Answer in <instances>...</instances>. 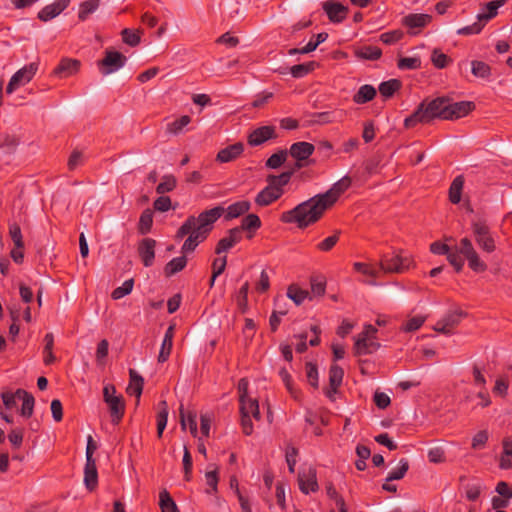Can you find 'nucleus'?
Instances as JSON below:
<instances>
[{"mask_svg": "<svg viewBox=\"0 0 512 512\" xmlns=\"http://www.w3.org/2000/svg\"><path fill=\"white\" fill-rule=\"evenodd\" d=\"M44 343L43 362L45 365H51L56 361V357L53 354L54 335L52 333H47L44 337Z\"/></svg>", "mask_w": 512, "mask_h": 512, "instance_id": "39", "label": "nucleus"}, {"mask_svg": "<svg viewBox=\"0 0 512 512\" xmlns=\"http://www.w3.org/2000/svg\"><path fill=\"white\" fill-rule=\"evenodd\" d=\"M18 395H22L20 399V401H22V407L20 410L21 415L26 418L31 417L35 404L33 395L23 389H18Z\"/></svg>", "mask_w": 512, "mask_h": 512, "instance_id": "35", "label": "nucleus"}, {"mask_svg": "<svg viewBox=\"0 0 512 512\" xmlns=\"http://www.w3.org/2000/svg\"><path fill=\"white\" fill-rule=\"evenodd\" d=\"M121 34H122V39H123L124 43H126L127 45H129L131 47H135L140 43V40H141V38H140L141 31L140 30H132L129 28H125Z\"/></svg>", "mask_w": 512, "mask_h": 512, "instance_id": "53", "label": "nucleus"}, {"mask_svg": "<svg viewBox=\"0 0 512 512\" xmlns=\"http://www.w3.org/2000/svg\"><path fill=\"white\" fill-rule=\"evenodd\" d=\"M340 234H341V231H339V230L335 231V233L333 235H331V236L325 238L324 240H322L321 242H319L316 245V248L321 252H329L330 250H332L334 248V246L339 241Z\"/></svg>", "mask_w": 512, "mask_h": 512, "instance_id": "52", "label": "nucleus"}, {"mask_svg": "<svg viewBox=\"0 0 512 512\" xmlns=\"http://www.w3.org/2000/svg\"><path fill=\"white\" fill-rule=\"evenodd\" d=\"M315 151V146L312 143L300 141L293 143L290 146L288 154L298 161H306Z\"/></svg>", "mask_w": 512, "mask_h": 512, "instance_id": "15", "label": "nucleus"}, {"mask_svg": "<svg viewBox=\"0 0 512 512\" xmlns=\"http://www.w3.org/2000/svg\"><path fill=\"white\" fill-rule=\"evenodd\" d=\"M242 240V234L237 228H232L228 231L227 236L223 237L217 243L215 253L221 254L234 247L237 243Z\"/></svg>", "mask_w": 512, "mask_h": 512, "instance_id": "18", "label": "nucleus"}, {"mask_svg": "<svg viewBox=\"0 0 512 512\" xmlns=\"http://www.w3.org/2000/svg\"><path fill=\"white\" fill-rule=\"evenodd\" d=\"M464 314L461 311H449L440 320L436 322L433 329L436 332L450 335L453 333L455 327H457Z\"/></svg>", "mask_w": 512, "mask_h": 512, "instance_id": "8", "label": "nucleus"}, {"mask_svg": "<svg viewBox=\"0 0 512 512\" xmlns=\"http://www.w3.org/2000/svg\"><path fill=\"white\" fill-rule=\"evenodd\" d=\"M22 395H18V390L15 392L5 391L1 393V398L6 409L11 410L15 408L20 401Z\"/></svg>", "mask_w": 512, "mask_h": 512, "instance_id": "54", "label": "nucleus"}, {"mask_svg": "<svg viewBox=\"0 0 512 512\" xmlns=\"http://www.w3.org/2000/svg\"><path fill=\"white\" fill-rule=\"evenodd\" d=\"M292 175L293 171H286L280 175H269L266 179L267 186L281 197L284 194V187L290 182Z\"/></svg>", "mask_w": 512, "mask_h": 512, "instance_id": "19", "label": "nucleus"}, {"mask_svg": "<svg viewBox=\"0 0 512 512\" xmlns=\"http://www.w3.org/2000/svg\"><path fill=\"white\" fill-rule=\"evenodd\" d=\"M323 9L332 22L339 23L346 18L347 8L340 3L326 1L323 3Z\"/></svg>", "mask_w": 512, "mask_h": 512, "instance_id": "20", "label": "nucleus"}, {"mask_svg": "<svg viewBox=\"0 0 512 512\" xmlns=\"http://www.w3.org/2000/svg\"><path fill=\"white\" fill-rule=\"evenodd\" d=\"M350 185L351 179L348 176H344L325 193L317 194L298 204L295 208L283 212L280 216V221L287 224L294 223L301 229L316 223L325 211L336 203Z\"/></svg>", "mask_w": 512, "mask_h": 512, "instance_id": "2", "label": "nucleus"}, {"mask_svg": "<svg viewBox=\"0 0 512 512\" xmlns=\"http://www.w3.org/2000/svg\"><path fill=\"white\" fill-rule=\"evenodd\" d=\"M261 227V220L258 215L256 214H248L242 219L241 225L239 227H236L240 230V234H242L243 231H248L249 235L248 238L253 237V233L258 230Z\"/></svg>", "mask_w": 512, "mask_h": 512, "instance_id": "28", "label": "nucleus"}, {"mask_svg": "<svg viewBox=\"0 0 512 512\" xmlns=\"http://www.w3.org/2000/svg\"><path fill=\"white\" fill-rule=\"evenodd\" d=\"M180 424L183 430L186 429L187 425L189 426L190 433L196 437L197 436V421L195 413L185 414L183 407L180 408Z\"/></svg>", "mask_w": 512, "mask_h": 512, "instance_id": "40", "label": "nucleus"}, {"mask_svg": "<svg viewBox=\"0 0 512 512\" xmlns=\"http://www.w3.org/2000/svg\"><path fill=\"white\" fill-rule=\"evenodd\" d=\"M425 106L431 121L435 118L448 120V99L436 98L425 104Z\"/></svg>", "mask_w": 512, "mask_h": 512, "instance_id": "14", "label": "nucleus"}, {"mask_svg": "<svg viewBox=\"0 0 512 512\" xmlns=\"http://www.w3.org/2000/svg\"><path fill=\"white\" fill-rule=\"evenodd\" d=\"M181 253L183 254L182 256L175 257L166 264V266L164 268V272H165L166 276H168V277L172 276V275L182 271L186 267V265H187V258L185 256L186 253H183L182 251H181Z\"/></svg>", "mask_w": 512, "mask_h": 512, "instance_id": "37", "label": "nucleus"}, {"mask_svg": "<svg viewBox=\"0 0 512 512\" xmlns=\"http://www.w3.org/2000/svg\"><path fill=\"white\" fill-rule=\"evenodd\" d=\"M403 35H404L403 32L399 29L392 30V31L382 33L380 35V40L384 44L390 45V44H394V43L398 42L399 40H401Z\"/></svg>", "mask_w": 512, "mask_h": 512, "instance_id": "61", "label": "nucleus"}, {"mask_svg": "<svg viewBox=\"0 0 512 512\" xmlns=\"http://www.w3.org/2000/svg\"><path fill=\"white\" fill-rule=\"evenodd\" d=\"M382 51L377 46H362L355 50V56L364 60H377L381 57Z\"/></svg>", "mask_w": 512, "mask_h": 512, "instance_id": "36", "label": "nucleus"}, {"mask_svg": "<svg viewBox=\"0 0 512 512\" xmlns=\"http://www.w3.org/2000/svg\"><path fill=\"white\" fill-rule=\"evenodd\" d=\"M168 420V405L166 401L159 403V412L157 414V435L159 438L162 437L163 431L167 425Z\"/></svg>", "mask_w": 512, "mask_h": 512, "instance_id": "41", "label": "nucleus"}, {"mask_svg": "<svg viewBox=\"0 0 512 512\" xmlns=\"http://www.w3.org/2000/svg\"><path fill=\"white\" fill-rule=\"evenodd\" d=\"M191 117L189 115H183L180 118L173 120L166 125V132L172 135H179L183 132L184 128L190 124Z\"/></svg>", "mask_w": 512, "mask_h": 512, "instance_id": "38", "label": "nucleus"}, {"mask_svg": "<svg viewBox=\"0 0 512 512\" xmlns=\"http://www.w3.org/2000/svg\"><path fill=\"white\" fill-rule=\"evenodd\" d=\"M176 183V178L173 175H165L157 185L156 192L161 195L170 192L175 189Z\"/></svg>", "mask_w": 512, "mask_h": 512, "instance_id": "48", "label": "nucleus"}, {"mask_svg": "<svg viewBox=\"0 0 512 512\" xmlns=\"http://www.w3.org/2000/svg\"><path fill=\"white\" fill-rule=\"evenodd\" d=\"M313 66V62H310L308 64H297L291 67L290 73L295 78H301L307 75L310 71H312Z\"/></svg>", "mask_w": 512, "mask_h": 512, "instance_id": "62", "label": "nucleus"}, {"mask_svg": "<svg viewBox=\"0 0 512 512\" xmlns=\"http://www.w3.org/2000/svg\"><path fill=\"white\" fill-rule=\"evenodd\" d=\"M306 376L309 384L314 388L318 387V370L315 364L308 362L305 366Z\"/></svg>", "mask_w": 512, "mask_h": 512, "instance_id": "63", "label": "nucleus"}, {"mask_svg": "<svg viewBox=\"0 0 512 512\" xmlns=\"http://www.w3.org/2000/svg\"><path fill=\"white\" fill-rule=\"evenodd\" d=\"M251 208L248 200H240L230 204L226 209L216 206L201 212L197 217L189 216L177 230L175 239L188 236L182 245L183 253H192L196 247L205 241L212 231L216 221L224 214L225 220H232L247 213Z\"/></svg>", "mask_w": 512, "mask_h": 512, "instance_id": "1", "label": "nucleus"}, {"mask_svg": "<svg viewBox=\"0 0 512 512\" xmlns=\"http://www.w3.org/2000/svg\"><path fill=\"white\" fill-rule=\"evenodd\" d=\"M471 228L477 245L484 252L493 253L496 250V243L489 226L483 221H474Z\"/></svg>", "mask_w": 512, "mask_h": 512, "instance_id": "6", "label": "nucleus"}, {"mask_svg": "<svg viewBox=\"0 0 512 512\" xmlns=\"http://www.w3.org/2000/svg\"><path fill=\"white\" fill-rule=\"evenodd\" d=\"M38 71V63L32 62L19 69L10 79L6 93L12 94L16 89L29 83Z\"/></svg>", "mask_w": 512, "mask_h": 512, "instance_id": "7", "label": "nucleus"}, {"mask_svg": "<svg viewBox=\"0 0 512 512\" xmlns=\"http://www.w3.org/2000/svg\"><path fill=\"white\" fill-rule=\"evenodd\" d=\"M426 321V317L422 315H416L408 319L403 325L402 330L405 332H413L418 330Z\"/></svg>", "mask_w": 512, "mask_h": 512, "instance_id": "56", "label": "nucleus"}, {"mask_svg": "<svg viewBox=\"0 0 512 512\" xmlns=\"http://www.w3.org/2000/svg\"><path fill=\"white\" fill-rule=\"evenodd\" d=\"M133 285H134L133 279H128V280L124 281V283L121 286H119L113 290V292L111 294L112 299L119 300V299L125 297L126 295L130 294L133 289Z\"/></svg>", "mask_w": 512, "mask_h": 512, "instance_id": "55", "label": "nucleus"}, {"mask_svg": "<svg viewBox=\"0 0 512 512\" xmlns=\"http://www.w3.org/2000/svg\"><path fill=\"white\" fill-rule=\"evenodd\" d=\"M343 369L338 365H332L329 370V384L331 390L326 394L329 398H332V393H336L338 387L341 385L343 380Z\"/></svg>", "mask_w": 512, "mask_h": 512, "instance_id": "29", "label": "nucleus"}, {"mask_svg": "<svg viewBox=\"0 0 512 512\" xmlns=\"http://www.w3.org/2000/svg\"><path fill=\"white\" fill-rule=\"evenodd\" d=\"M401 88V82L398 79H390L379 85V92L384 98H390Z\"/></svg>", "mask_w": 512, "mask_h": 512, "instance_id": "43", "label": "nucleus"}, {"mask_svg": "<svg viewBox=\"0 0 512 512\" xmlns=\"http://www.w3.org/2000/svg\"><path fill=\"white\" fill-rule=\"evenodd\" d=\"M430 117L425 106V103H421L417 109L404 120V126L406 128H413L419 123H429Z\"/></svg>", "mask_w": 512, "mask_h": 512, "instance_id": "21", "label": "nucleus"}, {"mask_svg": "<svg viewBox=\"0 0 512 512\" xmlns=\"http://www.w3.org/2000/svg\"><path fill=\"white\" fill-rule=\"evenodd\" d=\"M413 264V260L410 256H403L400 252H393L390 256L384 254L380 258L379 272L384 273H404Z\"/></svg>", "mask_w": 512, "mask_h": 512, "instance_id": "4", "label": "nucleus"}, {"mask_svg": "<svg viewBox=\"0 0 512 512\" xmlns=\"http://www.w3.org/2000/svg\"><path fill=\"white\" fill-rule=\"evenodd\" d=\"M84 482L89 490H93L98 482V473L95 460H87L84 468Z\"/></svg>", "mask_w": 512, "mask_h": 512, "instance_id": "27", "label": "nucleus"}, {"mask_svg": "<svg viewBox=\"0 0 512 512\" xmlns=\"http://www.w3.org/2000/svg\"><path fill=\"white\" fill-rule=\"evenodd\" d=\"M464 182L465 179L463 175H458L452 181L449 187V200L451 203L458 204L461 201Z\"/></svg>", "mask_w": 512, "mask_h": 512, "instance_id": "32", "label": "nucleus"}, {"mask_svg": "<svg viewBox=\"0 0 512 512\" xmlns=\"http://www.w3.org/2000/svg\"><path fill=\"white\" fill-rule=\"evenodd\" d=\"M183 469H184V479L186 481H190L192 478V457L191 454L187 448V446H184V454H183Z\"/></svg>", "mask_w": 512, "mask_h": 512, "instance_id": "60", "label": "nucleus"}, {"mask_svg": "<svg viewBox=\"0 0 512 512\" xmlns=\"http://www.w3.org/2000/svg\"><path fill=\"white\" fill-rule=\"evenodd\" d=\"M156 241L152 238H144L139 242L138 253L145 267L154 263Z\"/></svg>", "mask_w": 512, "mask_h": 512, "instance_id": "12", "label": "nucleus"}, {"mask_svg": "<svg viewBox=\"0 0 512 512\" xmlns=\"http://www.w3.org/2000/svg\"><path fill=\"white\" fill-rule=\"evenodd\" d=\"M287 297L291 299L297 306L301 305L306 299H312L310 292L300 288L296 284H291L287 288Z\"/></svg>", "mask_w": 512, "mask_h": 512, "instance_id": "31", "label": "nucleus"}, {"mask_svg": "<svg viewBox=\"0 0 512 512\" xmlns=\"http://www.w3.org/2000/svg\"><path fill=\"white\" fill-rule=\"evenodd\" d=\"M275 138H277L276 127L266 125L252 130L247 137V142L250 146L255 147Z\"/></svg>", "mask_w": 512, "mask_h": 512, "instance_id": "9", "label": "nucleus"}, {"mask_svg": "<svg viewBox=\"0 0 512 512\" xmlns=\"http://www.w3.org/2000/svg\"><path fill=\"white\" fill-rule=\"evenodd\" d=\"M377 329L367 324L363 331L356 337L354 344V352L356 355H366L375 352L380 344L375 341Z\"/></svg>", "mask_w": 512, "mask_h": 512, "instance_id": "5", "label": "nucleus"}, {"mask_svg": "<svg viewBox=\"0 0 512 512\" xmlns=\"http://www.w3.org/2000/svg\"><path fill=\"white\" fill-rule=\"evenodd\" d=\"M430 251L436 255H446L448 262L454 267L456 272H460L464 267L462 256L467 259L468 266L473 271L484 272L487 269L486 263L481 260L468 237L462 238L454 249L447 244L435 241L430 245Z\"/></svg>", "mask_w": 512, "mask_h": 512, "instance_id": "3", "label": "nucleus"}, {"mask_svg": "<svg viewBox=\"0 0 512 512\" xmlns=\"http://www.w3.org/2000/svg\"><path fill=\"white\" fill-rule=\"evenodd\" d=\"M69 4L70 0H55L53 3L46 5L39 11L38 18L43 22H47L57 17L68 7Z\"/></svg>", "mask_w": 512, "mask_h": 512, "instance_id": "13", "label": "nucleus"}, {"mask_svg": "<svg viewBox=\"0 0 512 512\" xmlns=\"http://www.w3.org/2000/svg\"><path fill=\"white\" fill-rule=\"evenodd\" d=\"M127 61V58L120 52L109 51L105 52V57L100 61V65L104 67L102 73L108 75L118 71L122 68Z\"/></svg>", "mask_w": 512, "mask_h": 512, "instance_id": "10", "label": "nucleus"}, {"mask_svg": "<svg viewBox=\"0 0 512 512\" xmlns=\"http://www.w3.org/2000/svg\"><path fill=\"white\" fill-rule=\"evenodd\" d=\"M110 415L112 418V422L114 424H118L120 420L122 419L125 411V404L122 396L119 397H113L106 401Z\"/></svg>", "mask_w": 512, "mask_h": 512, "instance_id": "25", "label": "nucleus"}, {"mask_svg": "<svg viewBox=\"0 0 512 512\" xmlns=\"http://www.w3.org/2000/svg\"><path fill=\"white\" fill-rule=\"evenodd\" d=\"M400 70H415L421 67V59L419 57H403L397 62Z\"/></svg>", "mask_w": 512, "mask_h": 512, "instance_id": "51", "label": "nucleus"}, {"mask_svg": "<svg viewBox=\"0 0 512 512\" xmlns=\"http://www.w3.org/2000/svg\"><path fill=\"white\" fill-rule=\"evenodd\" d=\"M9 235L17 248H24L22 232L18 224L12 223L9 225Z\"/></svg>", "mask_w": 512, "mask_h": 512, "instance_id": "58", "label": "nucleus"}, {"mask_svg": "<svg viewBox=\"0 0 512 512\" xmlns=\"http://www.w3.org/2000/svg\"><path fill=\"white\" fill-rule=\"evenodd\" d=\"M280 196L276 194L273 189H271L269 186H266L263 188L255 197V203L258 206L266 207L276 200H278Z\"/></svg>", "mask_w": 512, "mask_h": 512, "instance_id": "34", "label": "nucleus"}, {"mask_svg": "<svg viewBox=\"0 0 512 512\" xmlns=\"http://www.w3.org/2000/svg\"><path fill=\"white\" fill-rule=\"evenodd\" d=\"M353 267L357 272H360V273H362L366 276L372 277V278H377L380 275L379 269H376L373 266L366 264V263L355 262L353 264Z\"/></svg>", "mask_w": 512, "mask_h": 512, "instance_id": "59", "label": "nucleus"}, {"mask_svg": "<svg viewBox=\"0 0 512 512\" xmlns=\"http://www.w3.org/2000/svg\"><path fill=\"white\" fill-rule=\"evenodd\" d=\"M432 17L429 14H409L402 19V24L409 29H421L428 25Z\"/></svg>", "mask_w": 512, "mask_h": 512, "instance_id": "24", "label": "nucleus"}, {"mask_svg": "<svg viewBox=\"0 0 512 512\" xmlns=\"http://www.w3.org/2000/svg\"><path fill=\"white\" fill-rule=\"evenodd\" d=\"M153 224V214L150 209H146L142 212L139 224H138V230L141 234H146L150 231Z\"/></svg>", "mask_w": 512, "mask_h": 512, "instance_id": "47", "label": "nucleus"}, {"mask_svg": "<svg viewBox=\"0 0 512 512\" xmlns=\"http://www.w3.org/2000/svg\"><path fill=\"white\" fill-rule=\"evenodd\" d=\"M299 489L304 494L318 490L316 470L312 467L302 468L298 474Z\"/></svg>", "mask_w": 512, "mask_h": 512, "instance_id": "11", "label": "nucleus"}, {"mask_svg": "<svg viewBox=\"0 0 512 512\" xmlns=\"http://www.w3.org/2000/svg\"><path fill=\"white\" fill-rule=\"evenodd\" d=\"M430 117L425 106V103H421L417 109L404 120V126L406 128H413L419 123H429Z\"/></svg>", "mask_w": 512, "mask_h": 512, "instance_id": "22", "label": "nucleus"}, {"mask_svg": "<svg viewBox=\"0 0 512 512\" xmlns=\"http://www.w3.org/2000/svg\"><path fill=\"white\" fill-rule=\"evenodd\" d=\"M287 150H280L272 154L266 161V166L271 169L279 168L287 159Z\"/></svg>", "mask_w": 512, "mask_h": 512, "instance_id": "50", "label": "nucleus"}, {"mask_svg": "<svg viewBox=\"0 0 512 512\" xmlns=\"http://www.w3.org/2000/svg\"><path fill=\"white\" fill-rule=\"evenodd\" d=\"M506 3V0H494L485 5L484 11L477 15V19L485 24L497 15L498 9Z\"/></svg>", "mask_w": 512, "mask_h": 512, "instance_id": "30", "label": "nucleus"}, {"mask_svg": "<svg viewBox=\"0 0 512 512\" xmlns=\"http://www.w3.org/2000/svg\"><path fill=\"white\" fill-rule=\"evenodd\" d=\"M465 496L469 501H476L482 490L483 486L481 483H472L464 486Z\"/></svg>", "mask_w": 512, "mask_h": 512, "instance_id": "57", "label": "nucleus"}, {"mask_svg": "<svg viewBox=\"0 0 512 512\" xmlns=\"http://www.w3.org/2000/svg\"><path fill=\"white\" fill-rule=\"evenodd\" d=\"M129 384L126 388V392L129 395H135L137 398H140L143 386H144V379L143 377L136 372L134 369L129 370Z\"/></svg>", "mask_w": 512, "mask_h": 512, "instance_id": "26", "label": "nucleus"}, {"mask_svg": "<svg viewBox=\"0 0 512 512\" xmlns=\"http://www.w3.org/2000/svg\"><path fill=\"white\" fill-rule=\"evenodd\" d=\"M80 68V61L76 59L64 58L60 61L59 65L55 68L54 73L61 77H69L78 72Z\"/></svg>", "mask_w": 512, "mask_h": 512, "instance_id": "23", "label": "nucleus"}, {"mask_svg": "<svg viewBox=\"0 0 512 512\" xmlns=\"http://www.w3.org/2000/svg\"><path fill=\"white\" fill-rule=\"evenodd\" d=\"M451 59L439 49H434L431 54V62L438 69H443L451 63Z\"/></svg>", "mask_w": 512, "mask_h": 512, "instance_id": "49", "label": "nucleus"}, {"mask_svg": "<svg viewBox=\"0 0 512 512\" xmlns=\"http://www.w3.org/2000/svg\"><path fill=\"white\" fill-rule=\"evenodd\" d=\"M408 469H409L408 460L404 459V458L401 459L399 461L398 467L388 473V475L386 477V481L390 482V481L402 479L406 475Z\"/></svg>", "mask_w": 512, "mask_h": 512, "instance_id": "45", "label": "nucleus"}, {"mask_svg": "<svg viewBox=\"0 0 512 512\" xmlns=\"http://www.w3.org/2000/svg\"><path fill=\"white\" fill-rule=\"evenodd\" d=\"M475 105L471 101H460L451 103L448 100V120H455L468 115Z\"/></svg>", "mask_w": 512, "mask_h": 512, "instance_id": "16", "label": "nucleus"}, {"mask_svg": "<svg viewBox=\"0 0 512 512\" xmlns=\"http://www.w3.org/2000/svg\"><path fill=\"white\" fill-rule=\"evenodd\" d=\"M471 72L477 78L488 79L491 76V67L483 61L474 60L471 62Z\"/></svg>", "mask_w": 512, "mask_h": 512, "instance_id": "42", "label": "nucleus"}, {"mask_svg": "<svg viewBox=\"0 0 512 512\" xmlns=\"http://www.w3.org/2000/svg\"><path fill=\"white\" fill-rule=\"evenodd\" d=\"M376 89L369 84L362 85L357 93L353 96V101L356 104H365L376 96Z\"/></svg>", "mask_w": 512, "mask_h": 512, "instance_id": "33", "label": "nucleus"}, {"mask_svg": "<svg viewBox=\"0 0 512 512\" xmlns=\"http://www.w3.org/2000/svg\"><path fill=\"white\" fill-rule=\"evenodd\" d=\"M484 26H485V23L480 22V20L477 19V21L475 23H473L472 25H468V26L458 29L457 34H459V35L479 34L482 31Z\"/></svg>", "mask_w": 512, "mask_h": 512, "instance_id": "64", "label": "nucleus"}, {"mask_svg": "<svg viewBox=\"0 0 512 512\" xmlns=\"http://www.w3.org/2000/svg\"><path fill=\"white\" fill-rule=\"evenodd\" d=\"M244 151V145L241 142L234 143L221 149L216 156L220 163H228L239 158Z\"/></svg>", "mask_w": 512, "mask_h": 512, "instance_id": "17", "label": "nucleus"}, {"mask_svg": "<svg viewBox=\"0 0 512 512\" xmlns=\"http://www.w3.org/2000/svg\"><path fill=\"white\" fill-rule=\"evenodd\" d=\"M159 499L162 512H179L174 500L167 490L160 492Z\"/></svg>", "mask_w": 512, "mask_h": 512, "instance_id": "46", "label": "nucleus"}, {"mask_svg": "<svg viewBox=\"0 0 512 512\" xmlns=\"http://www.w3.org/2000/svg\"><path fill=\"white\" fill-rule=\"evenodd\" d=\"M100 4V0H87L80 4L78 17L84 21L90 14L95 12Z\"/></svg>", "mask_w": 512, "mask_h": 512, "instance_id": "44", "label": "nucleus"}]
</instances>
